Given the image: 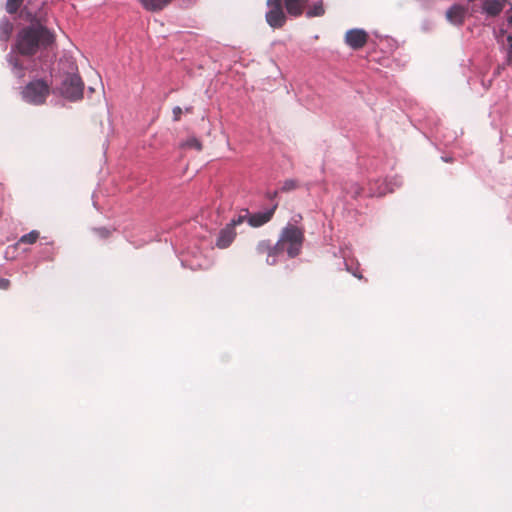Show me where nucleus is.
<instances>
[{"mask_svg": "<svg viewBox=\"0 0 512 512\" xmlns=\"http://www.w3.org/2000/svg\"><path fill=\"white\" fill-rule=\"evenodd\" d=\"M21 15L30 25L17 33L15 43L7 54V62L17 78L24 77L26 70H37V64L32 57L37 54L41 56L55 41L54 34L43 24L46 16L44 2L37 9L26 5Z\"/></svg>", "mask_w": 512, "mask_h": 512, "instance_id": "1", "label": "nucleus"}, {"mask_svg": "<svg viewBox=\"0 0 512 512\" xmlns=\"http://www.w3.org/2000/svg\"><path fill=\"white\" fill-rule=\"evenodd\" d=\"M303 241L304 233L302 229L287 224L281 231L277 246H279L280 251H284L285 246L288 245V257L295 258L301 252Z\"/></svg>", "mask_w": 512, "mask_h": 512, "instance_id": "2", "label": "nucleus"}, {"mask_svg": "<svg viewBox=\"0 0 512 512\" xmlns=\"http://www.w3.org/2000/svg\"><path fill=\"white\" fill-rule=\"evenodd\" d=\"M58 91L65 99L76 102L83 98L84 83L78 74L70 73L62 79Z\"/></svg>", "mask_w": 512, "mask_h": 512, "instance_id": "3", "label": "nucleus"}, {"mask_svg": "<svg viewBox=\"0 0 512 512\" xmlns=\"http://www.w3.org/2000/svg\"><path fill=\"white\" fill-rule=\"evenodd\" d=\"M50 87L43 79L30 81L22 91L23 99L33 105H41L49 95Z\"/></svg>", "mask_w": 512, "mask_h": 512, "instance_id": "4", "label": "nucleus"}, {"mask_svg": "<svg viewBox=\"0 0 512 512\" xmlns=\"http://www.w3.org/2000/svg\"><path fill=\"white\" fill-rule=\"evenodd\" d=\"M268 11L265 19L268 25L274 29L281 28L286 22V15L282 8V0H267Z\"/></svg>", "mask_w": 512, "mask_h": 512, "instance_id": "5", "label": "nucleus"}, {"mask_svg": "<svg viewBox=\"0 0 512 512\" xmlns=\"http://www.w3.org/2000/svg\"><path fill=\"white\" fill-rule=\"evenodd\" d=\"M368 40V34L365 30L354 28L345 34V43L353 50H359L365 46Z\"/></svg>", "mask_w": 512, "mask_h": 512, "instance_id": "6", "label": "nucleus"}, {"mask_svg": "<svg viewBox=\"0 0 512 512\" xmlns=\"http://www.w3.org/2000/svg\"><path fill=\"white\" fill-rule=\"evenodd\" d=\"M480 12L488 18H494L500 15L505 8L508 0H479Z\"/></svg>", "mask_w": 512, "mask_h": 512, "instance_id": "7", "label": "nucleus"}, {"mask_svg": "<svg viewBox=\"0 0 512 512\" xmlns=\"http://www.w3.org/2000/svg\"><path fill=\"white\" fill-rule=\"evenodd\" d=\"M277 206H278V203H275L271 208H269L265 211H260V212H256V213L249 215V217H248L249 225L252 227H260V226L266 224L267 222H269L271 220V218L273 217Z\"/></svg>", "mask_w": 512, "mask_h": 512, "instance_id": "8", "label": "nucleus"}, {"mask_svg": "<svg viewBox=\"0 0 512 512\" xmlns=\"http://www.w3.org/2000/svg\"><path fill=\"white\" fill-rule=\"evenodd\" d=\"M467 10L464 6L459 4L452 5L446 12L447 20L457 26L464 23Z\"/></svg>", "mask_w": 512, "mask_h": 512, "instance_id": "9", "label": "nucleus"}, {"mask_svg": "<svg viewBox=\"0 0 512 512\" xmlns=\"http://www.w3.org/2000/svg\"><path fill=\"white\" fill-rule=\"evenodd\" d=\"M236 237L235 230L228 224L222 228L216 239V246L220 249L229 247Z\"/></svg>", "mask_w": 512, "mask_h": 512, "instance_id": "10", "label": "nucleus"}, {"mask_svg": "<svg viewBox=\"0 0 512 512\" xmlns=\"http://www.w3.org/2000/svg\"><path fill=\"white\" fill-rule=\"evenodd\" d=\"M307 2L308 0H284L287 13L294 17L302 15Z\"/></svg>", "mask_w": 512, "mask_h": 512, "instance_id": "11", "label": "nucleus"}, {"mask_svg": "<svg viewBox=\"0 0 512 512\" xmlns=\"http://www.w3.org/2000/svg\"><path fill=\"white\" fill-rule=\"evenodd\" d=\"M13 23L6 17L0 20V41L4 44V49H6V43L10 39L13 32Z\"/></svg>", "mask_w": 512, "mask_h": 512, "instance_id": "12", "label": "nucleus"}, {"mask_svg": "<svg viewBox=\"0 0 512 512\" xmlns=\"http://www.w3.org/2000/svg\"><path fill=\"white\" fill-rule=\"evenodd\" d=\"M144 9L156 12L164 9L172 0H139Z\"/></svg>", "mask_w": 512, "mask_h": 512, "instance_id": "13", "label": "nucleus"}, {"mask_svg": "<svg viewBox=\"0 0 512 512\" xmlns=\"http://www.w3.org/2000/svg\"><path fill=\"white\" fill-rule=\"evenodd\" d=\"M325 14L323 0H319L310 6L306 11L307 18L321 17Z\"/></svg>", "mask_w": 512, "mask_h": 512, "instance_id": "14", "label": "nucleus"}, {"mask_svg": "<svg viewBox=\"0 0 512 512\" xmlns=\"http://www.w3.org/2000/svg\"><path fill=\"white\" fill-rule=\"evenodd\" d=\"M256 250L259 254L269 253L271 251H280L277 242L272 245L270 240H262L257 244Z\"/></svg>", "mask_w": 512, "mask_h": 512, "instance_id": "15", "label": "nucleus"}, {"mask_svg": "<svg viewBox=\"0 0 512 512\" xmlns=\"http://www.w3.org/2000/svg\"><path fill=\"white\" fill-rule=\"evenodd\" d=\"M180 146L185 149H195L197 151H200L202 149V143L195 136L187 138L185 141L181 143Z\"/></svg>", "mask_w": 512, "mask_h": 512, "instance_id": "16", "label": "nucleus"}, {"mask_svg": "<svg viewBox=\"0 0 512 512\" xmlns=\"http://www.w3.org/2000/svg\"><path fill=\"white\" fill-rule=\"evenodd\" d=\"M343 190L352 198L358 197L362 192L361 186L356 182L346 183Z\"/></svg>", "mask_w": 512, "mask_h": 512, "instance_id": "17", "label": "nucleus"}, {"mask_svg": "<svg viewBox=\"0 0 512 512\" xmlns=\"http://www.w3.org/2000/svg\"><path fill=\"white\" fill-rule=\"evenodd\" d=\"M39 238V232L36 230H32L29 233L23 235L19 239V243L24 244H33Z\"/></svg>", "mask_w": 512, "mask_h": 512, "instance_id": "18", "label": "nucleus"}, {"mask_svg": "<svg viewBox=\"0 0 512 512\" xmlns=\"http://www.w3.org/2000/svg\"><path fill=\"white\" fill-rule=\"evenodd\" d=\"M24 0H7L6 10L9 14L16 13L21 7Z\"/></svg>", "mask_w": 512, "mask_h": 512, "instance_id": "19", "label": "nucleus"}, {"mask_svg": "<svg viewBox=\"0 0 512 512\" xmlns=\"http://www.w3.org/2000/svg\"><path fill=\"white\" fill-rule=\"evenodd\" d=\"M298 187V182L294 179H287L283 182L280 191L281 192H290L295 190Z\"/></svg>", "mask_w": 512, "mask_h": 512, "instance_id": "20", "label": "nucleus"}, {"mask_svg": "<svg viewBox=\"0 0 512 512\" xmlns=\"http://www.w3.org/2000/svg\"><path fill=\"white\" fill-rule=\"evenodd\" d=\"M284 251H271L267 254L266 263L270 266L275 265L278 262V257L283 254Z\"/></svg>", "mask_w": 512, "mask_h": 512, "instance_id": "21", "label": "nucleus"}, {"mask_svg": "<svg viewBox=\"0 0 512 512\" xmlns=\"http://www.w3.org/2000/svg\"><path fill=\"white\" fill-rule=\"evenodd\" d=\"M391 184H392V180H390L389 182H386L384 188H379L378 191H372L371 195L372 196H382V195L386 194L387 192H393L394 188L391 187Z\"/></svg>", "mask_w": 512, "mask_h": 512, "instance_id": "22", "label": "nucleus"}, {"mask_svg": "<svg viewBox=\"0 0 512 512\" xmlns=\"http://www.w3.org/2000/svg\"><path fill=\"white\" fill-rule=\"evenodd\" d=\"M246 211V214L245 215H239L237 216L236 218H233L229 223L228 225L231 226L234 230H235V227L241 223H243V221L248 217H249V212L248 210H245Z\"/></svg>", "mask_w": 512, "mask_h": 512, "instance_id": "23", "label": "nucleus"}, {"mask_svg": "<svg viewBox=\"0 0 512 512\" xmlns=\"http://www.w3.org/2000/svg\"><path fill=\"white\" fill-rule=\"evenodd\" d=\"M93 231L101 238H107L110 235V230L105 227L94 228Z\"/></svg>", "mask_w": 512, "mask_h": 512, "instance_id": "24", "label": "nucleus"}, {"mask_svg": "<svg viewBox=\"0 0 512 512\" xmlns=\"http://www.w3.org/2000/svg\"><path fill=\"white\" fill-rule=\"evenodd\" d=\"M172 112H173V120L174 121H179L180 118H181V114H182L181 107H179V106L174 107Z\"/></svg>", "mask_w": 512, "mask_h": 512, "instance_id": "25", "label": "nucleus"}, {"mask_svg": "<svg viewBox=\"0 0 512 512\" xmlns=\"http://www.w3.org/2000/svg\"><path fill=\"white\" fill-rule=\"evenodd\" d=\"M10 286V281L7 278H3L0 276V289H8Z\"/></svg>", "mask_w": 512, "mask_h": 512, "instance_id": "26", "label": "nucleus"}, {"mask_svg": "<svg viewBox=\"0 0 512 512\" xmlns=\"http://www.w3.org/2000/svg\"><path fill=\"white\" fill-rule=\"evenodd\" d=\"M506 39L509 44V47L512 49V35L511 34L507 35Z\"/></svg>", "mask_w": 512, "mask_h": 512, "instance_id": "27", "label": "nucleus"}, {"mask_svg": "<svg viewBox=\"0 0 512 512\" xmlns=\"http://www.w3.org/2000/svg\"><path fill=\"white\" fill-rule=\"evenodd\" d=\"M277 194H278V192H277V191H274L273 193H268V197H269L270 199H273V198H275V197L277 196Z\"/></svg>", "mask_w": 512, "mask_h": 512, "instance_id": "28", "label": "nucleus"}, {"mask_svg": "<svg viewBox=\"0 0 512 512\" xmlns=\"http://www.w3.org/2000/svg\"><path fill=\"white\" fill-rule=\"evenodd\" d=\"M394 184L400 186L401 185V180L399 178H395L394 179Z\"/></svg>", "mask_w": 512, "mask_h": 512, "instance_id": "29", "label": "nucleus"}, {"mask_svg": "<svg viewBox=\"0 0 512 512\" xmlns=\"http://www.w3.org/2000/svg\"><path fill=\"white\" fill-rule=\"evenodd\" d=\"M508 24L512 26V14L507 19Z\"/></svg>", "mask_w": 512, "mask_h": 512, "instance_id": "30", "label": "nucleus"}, {"mask_svg": "<svg viewBox=\"0 0 512 512\" xmlns=\"http://www.w3.org/2000/svg\"><path fill=\"white\" fill-rule=\"evenodd\" d=\"M192 109H193L192 106H189V107L185 108V111L188 112V113H191Z\"/></svg>", "mask_w": 512, "mask_h": 512, "instance_id": "31", "label": "nucleus"}, {"mask_svg": "<svg viewBox=\"0 0 512 512\" xmlns=\"http://www.w3.org/2000/svg\"><path fill=\"white\" fill-rule=\"evenodd\" d=\"M353 275L359 279H362V275L361 274H357L356 272H352Z\"/></svg>", "mask_w": 512, "mask_h": 512, "instance_id": "32", "label": "nucleus"}, {"mask_svg": "<svg viewBox=\"0 0 512 512\" xmlns=\"http://www.w3.org/2000/svg\"><path fill=\"white\" fill-rule=\"evenodd\" d=\"M500 33H501L502 35H504V34L506 33V31H505L504 29H501V30H500Z\"/></svg>", "mask_w": 512, "mask_h": 512, "instance_id": "33", "label": "nucleus"}, {"mask_svg": "<svg viewBox=\"0 0 512 512\" xmlns=\"http://www.w3.org/2000/svg\"><path fill=\"white\" fill-rule=\"evenodd\" d=\"M284 252L288 254V245L285 246Z\"/></svg>", "mask_w": 512, "mask_h": 512, "instance_id": "34", "label": "nucleus"}, {"mask_svg": "<svg viewBox=\"0 0 512 512\" xmlns=\"http://www.w3.org/2000/svg\"><path fill=\"white\" fill-rule=\"evenodd\" d=\"M443 160L446 162L450 161V159H448V158H443Z\"/></svg>", "mask_w": 512, "mask_h": 512, "instance_id": "35", "label": "nucleus"}]
</instances>
